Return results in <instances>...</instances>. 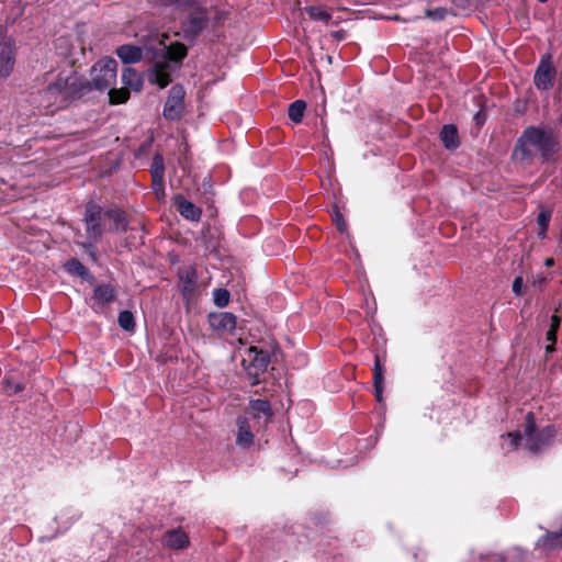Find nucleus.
I'll use <instances>...</instances> for the list:
<instances>
[{
  "label": "nucleus",
  "instance_id": "nucleus-1",
  "mask_svg": "<svg viewBox=\"0 0 562 562\" xmlns=\"http://www.w3.org/2000/svg\"><path fill=\"white\" fill-rule=\"evenodd\" d=\"M167 35L151 32L143 37V46L122 45L116 48V55L124 64H135L143 58L144 52L150 55L154 63L149 72V81L159 88L171 82V72L187 56V47L181 43L166 44Z\"/></svg>",
  "mask_w": 562,
  "mask_h": 562
},
{
  "label": "nucleus",
  "instance_id": "nucleus-2",
  "mask_svg": "<svg viewBox=\"0 0 562 562\" xmlns=\"http://www.w3.org/2000/svg\"><path fill=\"white\" fill-rule=\"evenodd\" d=\"M561 149L559 132L550 125H530L518 137L513 158L520 164L532 165L538 157L541 162L555 159Z\"/></svg>",
  "mask_w": 562,
  "mask_h": 562
},
{
  "label": "nucleus",
  "instance_id": "nucleus-3",
  "mask_svg": "<svg viewBox=\"0 0 562 562\" xmlns=\"http://www.w3.org/2000/svg\"><path fill=\"white\" fill-rule=\"evenodd\" d=\"M117 63L113 58H104L93 65L90 71L91 83L99 91L109 92L110 102L120 104L127 101L130 91L126 88L115 89Z\"/></svg>",
  "mask_w": 562,
  "mask_h": 562
},
{
  "label": "nucleus",
  "instance_id": "nucleus-4",
  "mask_svg": "<svg viewBox=\"0 0 562 562\" xmlns=\"http://www.w3.org/2000/svg\"><path fill=\"white\" fill-rule=\"evenodd\" d=\"M554 436L553 426H547L541 430L536 429L535 417L532 413L526 415L524 436L519 431L508 432L507 438L508 450H514L518 447L519 442L530 452H539L544 446H547Z\"/></svg>",
  "mask_w": 562,
  "mask_h": 562
},
{
  "label": "nucleus",
  "instance_id": "nucleus-5",
  "mask_svg": "<svg viewBox=\"0 0 562 562\" xmlns=\"http://www.w3.org/2000/svg\"><path fill=\"white\" fill-rule=\"evenodd\" d=\"M75 93V78H58L43 91L42 102L47 109L55 111L65 108Z\"/></svg>",
  "mask_w": 562,
  "mask_h": 562
},
{
  "label": "nucleus",
  "instance_id": "nucleus-6",
  "mask_svg": "<svg viewBox=\"0 0 562 562\" xmlns=\"http://www.w3.org/2000/svg\"><path fill=\"white\" fill-rule=\"evenodd\" d=\"M555 74L557 70L553 66L551 55H544L541 58L533 76L535 86L540 90L551 89L554 85Z\"/></svg>",
  "mask_w": 562,
  "mask_h": 562
},
{
  "label": "nucleus",
  "instance_id": "nucleus-7",
  "mask_svg": "<svg viewBox=\"0 0 562 562\" xmlns=\"http://www.w3.org/2000/svg\"><path fill=\"white\" fill-rule=\"evenodd\" d=\"M105 217L101 207L95 203H88L85 212L86 231L88 238L95 243L102 235L101 222Z\"/></svg>",
  "mask_w": 562,
  "mask_h": 562
},
{
  "label": "nucleus",
  "instance_id": "nucleus-8",
  "mask_svg": "<svg viewBox=\"0 0 562 562\" xmlns=\"http://www.w3.org/2000/svg\"><path fill=\"white\" fill-rule=\"evenodd\" d=\"M14 66V44L0 27V77L7 78Z\"/></svg>",
  "mask_w": 562,
  "mask_h": 562
},
{
  "label": "nucleus",
  "instance_id": "nucleus-9",
  "mask_svg": "<svg viewBox=\"0 0 562 562\" xmlns=\"http://www.w3.org/2000/svg\"><path fill=\"white\" fill-rule=\"evenodd\" d=\"M183 98L184 91L180 86H173L167 98L164 108V115L168 120H176L180 117L181 112L183 110Z\"/></svg>",
  "mask_w": 562,
  "mask_h": 562
},
{
  "label": "nucleus",
  "instance_id": "nucleus-10",
  "mask_svg": "<svg viewBox=\"0 0 562 562\" xmlns=\"http://www.w3.org/2000/svg\"><path fill=\"white\" fill-rule=\"evenodd\" d=\"M209 324L214 330L233 333L236 328V316L229 312H213L209 314Z\"/></svg>",
  "mask_w": 562,
  "mask_h": 562
},
{
  "label": "nucleus",
  "instance_id": "nucleus-11",
  "mask_svg": "<svg viewBox=\"0 0 562 562\" xmlns=\"http://www.w3.org/2000/svg\"><path fill=\"white\" fill-rule=\"evenodd\" d=\"M175 205L177 211L182 217L189 221L198 222L201 217L202 211L192 202L186 200L182 195L175 198Z\"/></svg>",
  "mask_w": 562,
  "mask_h": 562
},
{
  "label": "nucleus",
  "instance_id": "nucleus-12",
  "mask_svg": "<svg viewBox=\"0 0 562 562\" xmlns=\"http://www.w3.org/2000/svg\"><path fill=\"white\" fill-rule=\"evenodd\" d=\"M189 543L188 535L181 529L169 530L164 538V544L173 550L184 549Z\"/></svg>",
  "mask_w": 562,
  "mask_h": 562
},
{
  "label": "nucleus",
  "instance_id": "nucleus-13",
  "mask_svg": "<svg viewBox=\"0 0 562 562\" xmlns=\"http://www.w3.org/2000/svg\"><path fill=\"white\" fill-rule=\"evenodd\" d=\"M236 424L238 427L236 443L244 448L250 447L254 443V435L250 430L247 418L239 416L236 420Z\"/></svg>",
  "mask_w": 562,
  "mask_h": 562
},
{
  "label": "nucleus",
  "instance_id": "nucleus-14",
  "mask_svg": "<svg viewBox=\"0 0 562 562\" xmlns=\"http://www.w3.org/2000/svg\"><path fill=\"white\" fill-rule=\"evenodd\" d=\"M440 139L443 146L449 150L456 149L460 145L458 130L452 124H447L442 127L440 132Z\"/></svg>",
  "mask_w": 562,
  "mask_h": 562
},
{
  "label": "nucleus",
  "instance_id": "nucleus-15",
  "mask_svg": "<svg viewBox=\"0 0 562 562\" xmlns=\"http://www.w3.org/2000/svg\"><path fill=\"white\" fill-rule=\"evenodd\" d=\"M114 296H115L114 289L111 286L110 283L99 284L94 289L93 300L95 301V303H98L100 305H104V304L113 301Z\"/></svg>",
  "mask_w": 562,
  "mask_h": 562
},
{
  "label": "nucleus",
  "instance_id": "nucleus-16",
  "mask_svg": "<svg viewBox=\"0 0 562 562\" xmlns=\"http://www.w3.org/2000/svg\"><path fill=\"white\" fill-rule=\"evenodd\" d=\"M104 216L110 218L113 222V225L110 227L112 231H125L127 227L126 215L123 211L119 209H110L104 212Z\"/></svg>",
  "mask_w": 562,
  "mask_h": 562
},
{
  "label": "nucleus",
  "instance_id": "nucleus-17",
  "mask_svg": "<svg viewBox=\"0 0 562 562\" xmlns=\"http://www.w3.org/2000/svg\"><path fill=\"white\" fill-rule=\"evenodd\" d=\"M383 368L380 362L379 356H375L374 360V369H373V384H374V395L378 402H382V393H383Z\"/></svg>",
  "mask_w": 562,
  "mask_h": 562
},
{
  "label": "nucleus",
  "instance_id": "nucleus-18",
  "mask_svg": "<svg viewBox=\"0 0 562 562\" xmlns=\"http://www.w3.org/2000/svg\"><path fill=\"white\" fill-rule=\"evenodd\" d=\"M561 324V317L557 314L552 315L550 318L549 328L546 333V339L549 345L546 347L547 352H552L554 350V345L557 342V331Z\"/></svg>",
  "mask_w": 562,
  "mask_h": 562
},
{
  "label": "nucleus",
  "instance_id": "nucleus-19",
  "mask_svg": "<svg viewBox=\"0 0 562 562\" xmlns=\"http://www.w3.org/2000/svg\"><path fill=\"white\" fill-rule=\"evenodd\" d=\"M122 81L127 88H131L135 91H139L143 86L142 77L135 69L131 67L125 68L122 72Z\"/></svg>",
  "mask_w": 562,
  "mask_h": 562
},
{
  "label": "nucleus",
  "instance_id": "nucleus-20",
  "mask_svg": "<svg viewBox=\"0 0 562 562\" xmlns=\"http://www.w3.org/2000/svg\"><path fill=\"white\" fill-rule=\"evenodd\" d=\"M64 269L72 278H80L81 280H86L88 278L87 268L76 258L68 260L64 265Z\"/></svg>",
  "mask_w": 562,
  "mask_h": 562
},
{
  "label": "nucleus",
  "instance_id": "nucleus-21",
  "mask_svg": "<svg viewBox=\"0 0 562 562\" xmlns=\"http://www.w3.org/2000/svg\"><path fill=\"white\" fill-rule=\"evenodd\" d=\"M255 417L263 416L266 419L272 415L271 405L267 400H252L249 403Z\"/></svg>",
  "mask_w": 562,
  "mask_h": 562
},
{
  "label": "nucleus",
  "instance_id": "nucleus-22",
  "mask_svg": "<svg viewBox=\"0 0 562 562\" xmlns=\"http://www.w3.org/2000/svg\"><path fill=\"white\" fill-rule=\"evenodd\" d=\"M305 109H306V103L304 101L296 100V101L292 102L290 104L289 111H288L289 117L294 123H300L303 119Z\"/></svg>",
  "mask_w": 562,
  "mask_h": 562
},
{
  "label": "nucleus",
  "instance_id": "nucleus-23",
  "mask_svg": "<svg viewBox=\"0 0 562 562\" xmlns=\"http://www.w3.org/2000/svg\"><path fill=\"white\" fill-rule=\"evenodd\" d=\"M181 292L188 305L194 304L200 295L198 283H183Z\"/></svg>",
  "mask_w": 562,
  "mask_h": 562
},
{
  "label": "nucleus",
  "instance_id": "nucleus-24",
  "mask_svg": "<svg viewBox=\"0 0 562 562\" xmlns=\"http://www.w3.org/2000/svg\"><path fill=\"white\" fill-rule=\"evenodd\" d=\"M310 19L327 23L331 19L330 12L319 7H307L304 9Z\"/></svg>",
  "mask_w": 562,
  "mask_h": 562
},
{
  "label": "nucleus",
  "instance_id": "nucleus-25",
  "mask_svg": "<svg viewBox=\"0 0 562 562\" xmlns=\"http://www.w3.org/2000/svg\"><path fill=\"white\" fill-rule=\"evenodd\" d=\"M117 323L120 327L126 331H134L135 329L134 315L130 311H122L119 314Z\"/></svg>",
  "mask_w": 562,
  "mask_h": 562
},
{
  "label": "nucleus",
  "instance_id": "nucleus-26",
  "mask_svg": "<svg viewBox=\"0 0 562 562\" xmlns=\"http://www.w3.org/2000/svg\"><path fill=\"white\" fill-rule=\"evenodd\" d=\"M231 300V293L228 290L218 288L213 291V302L217 307H225L228 305Z\"/></svg>",
  "mask_w": 562,
  "mask_h": 562
},
{
  "label": "nucleus",
  "instance_id": "nucleus-27",
  "mask_svg": "<svg viewBox=\"0 0 562 562\" xmlns=\"http://www.w3.org/2000/svg\"><path fill=\"white\" fill-rule=\"evenodd\" d=\"M165 166L164 159L160 155H156L153 159L151 164V176L155 179V182H159L160 178H164Z\"/></svg>",
  "mask_w": 562,
  "mask_h": 562
},
{
  "label": "nucleus",
  "instance_id": "nucleus-28",
  "mask_svg": "<svg viewBox=\"0 0 562 562\" xmlns=\"http://www.w3.org/2000/svg\"><path fill=\"white\" fill-rule=\"evenodd\" d=\"M550 218H551V212L550 211H541L538 214L537 224L539 226V232H538V236L539 237H541V238L546 237V232L548 229Z\"/></svg>",
  "mask_w": 562,
  "mask_h": 562
},
{
  "label": "nucleus",
  "instance_id": "nucleus-29",
  "mask_svg": "<svg viewBox=\"0 0 562 562\" xmlns=\"http://www.w3.org/2000/svg\"><path fill=\"white\" fill-rule=\"evenodd\" d=\"M179 281H194L196 278L195 269L192 265H183L178 269Z\"/></svg>",
  "mask_w": 562,
  "mask_h": 562
},
{
  "label": "nucleus",
  "instance_id": "nucleus-30",
  "mask_svg": "<svg viewBox=\"0 0 562 562\" xmlns=\"http://www.w3.org/2000/svg\"><path fill=\"white\" fill-rule=\"evenodd\" d=\"M250 352L255 353L252 360L255 366L261 370H266L269 364V356L263 351L257 350V348H250Z\"/></svg>",
  "mask_w": 562,
  "mask_h": 562
},
{
  "label": "nucleus",
  "instance_id": "nucleus-31",
  "mask_svg": "<svg viewBox=\"0 0 562 562\" xmlns=\"http://www.w3.org/2000/svg\"><path fill=\"white\" fill-rule=\"evenodd\" d=\"M205 25H206V18L204 16L203 13H200L199 15L191 16L190 26L194 33L202 31L205 27Z\"/></svg>",
  "mask_w": 562,
  "mask_h": 562
},
{
  "label": "nucleus",
  "instance_id": "nucleus-32",
  "mask_svg": "<svg viewBox=\"0 0 562 562\" xmlns=\"http://www.w3.org/2000/svg\"><path fill=\"white\" fill-rule=\"evenodd\" d=\"M446 15H447V9H445V8H436L434 10L426 11V16L431 20H435V21L443 20L446 18Z\"/></svg>",
  "mask_w": 562,
  "mask_h": 562
},
{
  "label": "nucleus",
  "instance_id": "nucleus-33",
  "mask_svg": "<svg viewBox=\"0 0 562 562\" xmlns=\"http://www.w3.org/2000/svg\"><path fill=\"white\" fill-rule=\"evenodd\" d=\"M5 392L10 395L21 392L24 386L19 382H13L10 379L4 380Z\"/></svg>",
  "mask_w": 562,
  "mask_h": 562
},
{
  "label": "nucleus",
  "instance_id": "nucleus-34",
  "mask_svg": "<svg viewBox=\"0 0 562 562\" xmlns=\"http://www.w3.org/2000/svg\"><path fill=\"white\" fill-rule=\"evenodd\" d=\"M334 222L336 224L337 229L340 233H345L347 231V224L339 212H335Z\"/></svg>",
  "mask_w": 562,
  "mask_h": 562
},
{
  "label": "nucleus",
  "instance_id": "nucleus-35",
  "mask_svg": "<svg viewBox=\"0 0 562 562\" xmlns=\"http://www.w3.org/2000/svg\"><path fill=\"white\" fill-rule=\"evenodd\" d=\"M153 188H154V191L157 195V198H162L164 194H165V190H164V178H160V181L157 183L155 182V179L153 178Z\"/></svg>",
  "mask_w": 562,
  "mask_h": 562
},
{
  "label": "nucleus",
  "instance_id": "nucleus-36",
  "mask_svg": "<svg viewBox=\"0 0 562 562\" xmlns=\"http://www.w3.org/2000/svg\"><path fill=\"white\" fill-rule=\"evenodd\" d=\"M525 284L526 283H513V292L519 296L525 292Z\"/></svg>",
  "mask_w": 562,
  "mask_h": 562
},
{
  "label": "nucleus",
  "instance_id": "nucleus-37",
  "mask_svg": "<svg viewBox=\"0 0 562 562\" xmlns=\"http://www.w3.org/2000/svg\"><path fill=\"white\" fill-rule=\"evenodd\" d=\"M474 119H475L476 123L480 125V124H482L484 122L485 117H484V115L481 112H479V113L475 114Z\"/></svg>",
  "mask_w": 562,
  "mask_h": 562
},
{
  "label": "nucleus",
  "instance_id": "nucleus-38",
  "mask_svg": "<svg viewBox=\"0 0 562 562\" xmlns=\"http://www.w3.org/2000/svg\"><path fill=\"white\" fill-rule=\"evenodd\" d=\"M553 263V259L549 258L546 260L547 266H551Z\"/></svg>",
  "mask_w": 562,
  "mask_h": 562
},
{
  "label": "nucleus",
  "instance_id": "nucleus-39",
  "mask_svg": "<svg viewBox=\"0 0 562 562\" xmlns=\"http://www.w3.org/2000/svg\"><path fill=\"white\" fill-rule=\"evenodd\" d=\"M514 281H515V282H518V281H522V279H521V277H516V278L514 279Z\"/></svg>",
  "mask_w": 562,
  "mask_h": 562
},
{
  "label": "nucleus",
  "instance_id": "nucleus-40",
  "mask_svg": "<svg viewBox=\"0 0 562 562\" xmlns=\"http://www.w3.org/2000/svg\"><path fill=\"white\" fill-rule=\"evenodd\" d=\"M54 538H55V536H52V537H48V538H42V541H43V540H52V539H54Z\"/></svg>",
  "mask_w": 562,
  "mask_h": 562
}]
</instances>
